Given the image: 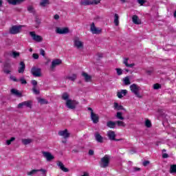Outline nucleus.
I'll return each mask as SVG.
<instances>
[{"mask_svg": "<svg viewBox=\"0 0 176 176\" xmlns=\"http://www.w3.org/2000/svg\"><path fill=\"white\" fill-rule=\"evenodd\" d=\"M130 89L131 91H132L133 94L138 97V98H142V96L140 94V90H141V87H140V86L136 84H132L130 86Z\"/></svg>", "mask_w": 176, "mask_h": 176, "instance_id": "obj_1", "label": "nucleus"}, {"mask_svg": "<svg viewBox=\"0 0 176 176\" xmlns=\"http://www.w3.org/2000/svg\"><path fill=\"white\" fill-rule=\"evenodd\" d=\"M99 164L101 168H107V167L109 166V156H108V155H105L100 159Z\"/></svg>", "mask_w": 176, "mask_h": 176, "instance_id": "obj_2", "label": "nucleus"}, {"mask_svg": "<svg viewBox=\"0 0 176 176\" xmlns=\"http://www.w3.org/2000/svg\"><path fill=\"white\" fill-rule=\"evenodd\" d=\"M30 73L34 78H41V76H42V69L36 66H33L30 70Z\"/></svg>", "mask_w": 176, "mask_h": 176, "instance_id": "obj_3", "label": "nucleus"}, {"mask_svg": "<svg viewBox=\"0 0 176 176\" xmlns=\"http://www.w3.org/2000/svg\"><path fill=\"white\" fill-rule=\"evenodd\" d=\"M101 0H81L80 5L81 6H89L90 5H98Z\"/></svg>", "mask_w": 176, "mask_h": 176, "instance_id": "obj_4", "label": "nucleus"}, {"mask_svg": "<svg viewBox=\"0 0 176 176\" xmlns=\"http://www.w3.org/2000/svg\"><path fill=\"white\" fill-rule=\"evenodd\" d=\"M78 105H79V102L77 100L70 99L66 101V107L69 109H75Z\"/></svg>", "mask_w": 176, "mask_h": 176, "instance_id": "obj_5", "label": "nucleus"}, {"mask_svg": "<svg viewBox=\"0 0 176 176\" xmlns=\"http://www.w3.org/2000/svg\"><path fill=\"white\" fill-rule=\"evenodd\" d=\"M23 107H26V108L32 109V100H27L22 102L17 105L18 109H21Z\"/></svg>", "mask_w": 176, "mask_h": 176, "instance_id": "obj_6", "label": "nucleus"}, {"mask_svg": "<svg viewBox=\"0 0 176 176\" xmlns=\"http://www.w3.org/2000/svg\"><path fill=\"white\" fill-rule=\"evenodd\" d=\"M20 30H21V25H13L10 28L9 32L11 35H16L17 34H20Z\"/></svg>", "mask_w": 176, "mask_h": 176, "instance_id": "obj_7", "label": "nucleus"}, {"mask_svg": "<svg viewBox=\"0 0 176 176\" xmlns=\"http://www.w3.org/2000/svg\"><path fill=\"white\" fill-rule=\"evenodd\" d=\"M90 31L91 32H92V34L98 35L100 32H102V29H101L100 28H96V24L94 23V22H93L90 26Z\"/></svg>", "mask_w": 176, "mask_h": 176, "instance_id": "obj_8", "label": "nucleus"}, {"mask_svg": "<svg viewBox=\"0 0 176 176\" xmlns=\"http://www.w3.org/2000/svg\"><path fill=\"white\" fill-rule=\"evenodd\" d=\"M56 32L59 35H65L69 32V29L68 28H56Z\"/></svg>", "mask_w": 176, "mask_h": 176, "instance_id": "obj_9", "label": "nucleus"}, {"mask_svg": "<svg viewBox=\"0 0 176 176\" xmlns=\"http://www.w3.org/2000/svg\"><path fill=\"white\" fill-rule=\"evenodd\" d=\"M30 36H32L33 41H35V42H42L43 41V38L42 36L36 34L35 32H30Z\"/></svg>", "mask_w": 176, "mask_h": 176, "instance_id": "obj_10", "label": "nucleus"}, {"mask_svg": "<svg viewBox=\"0 0 176 176\" xmlns=\"http://www.w3.org/2000/svg\"><path fill=\"white\" fill-rule=\"evenodd\" d=\"M74 43L75 47H77V49H83V43L80 41L79 37L74 38Z\"/></svg>", "mask_w": 176, "mask_h": 176, "instance_id": "obj_11", "label": "nucleus"}, {"mask_svg": "<svg viewBox=\"0 0 176 176\" xmlns=\"http://www.w3.org/2000/svg\"><path fill=\"white\" fill-rule=\"evenodd\" d=\"M31 83L33 86L32 90L34 94H36V95L40 94L41 91H39V90L36 89V86H38V81H36V80H32L31 81Z\"/></svg>", "mask_w": 176, "mask_h": 176, "instance_id": "obj_12", "label": "nucleus"}, {"mask_svg": "<svg viewBox=\"0 0 176 176\" xmlns=\"http://www.w3.org/2000/svg\"><path fill=\"white\" fill-rule=\"evenodd\" d=\"M43 156L45 157L47 162H52L54 159V156L52 153L46 151H43Z\"/></svg>", "mask_w": 176, "mask_h": 176, "instance_id": "obj_13", "label": "nucleus"}, {"mask_svg": "<svg viewBox=\"0 0 176 176\" xmlns=\"http://www.w3.org/2000/svg\"><path fill=\"white\" fill-rule=\"evenodd\" d=\"M91 119L95 124H97L100 122V117L93 111L91 113Z\"/></svg>", "mask_w": 176, "mask_h": 176, "instance_id": "obj_14", "label": "nucleus"}, {"mask_svg": "<svg viewBox=\"0 0 176 176\" xmlns=\"http://www.w3.org/2000/svg\"><path fill=\"white\" fill-rule=\"evenodd\" d=\"M58 135L60 137H63L65 140H67V138H69V133H68V129H65L63 131H60L58 133Z\"/></svg>", "mask_w": 176, "mask_h": 176, "instance_id": "obj_15", "label": "nucleus"}, {"mask_svg": "<svg viewBox=\"0 0 176 176\" xmlns=\"http://www.w3.org/2000/svg\"><path fill=\"white\" fill-rule=\"evenodd\" d=\"M62 63L63 61H61L60 59H55L52 60V65L50 67L51 69H54L57 65H60Z\"/></svg>", "mask_w": 176, "mask_h": 176, "instance_id": "obj_16", "label": "nucleus"}, {"mask_svg": "<svg viewBox=\"0 0 176 176\" xmlns=\"http://www.w3.org/2000/svg\"><path fill=\"white\" fill-rule=\"evenodd\" d=\"M107 137H108L109 140H110L111 141H113V140H115V138H116V134L115 133V131H109L107 132Z\"/></svg>", "mask_w": 176, "mask_h": 176, "instance_id": "obj_17", "label": "nucleus"}, {"mask_svg": "<svg viewBox=\"0 0 176 176\" xmlns=\"http://www.w3.org/2000/svg\"><path fill=\"white\" fill-rule=\"evenodd\" d=\"M20 67L18 69L19 74H24V71H25V63L21 61L19 63Z\"/></svg>", "mask_w": 176, "mask_h": 176, "instance_id": "obj_18", "label": "nucleus"}, {"mask_svg": "<svg viewBox=\"0 0 176 176\" xmlns=\"http://www.w3.org/2000/svg\"><path fill=\"white\" fill-rule=\"evenodd\" d=\"M95 139L97 142H99L100 144H102V142H104V138H102V136H101L98 132L95 133Z\"/></svg>", "mask_w": 176, "mask_h": 176, "instance_id": "obj_19", "label": "nucleus"}, {"mask_svg": "<svg viewBox=\"0 0 176 176\" xmlns=\"http://www.w3.org/2000/svg\"><path fill=\"white\" fill-rule=\"evenodd\" d=\"M11 94L16 96V97H23V94L16 89H12L10 90Z\"/></svg>", "mask_w": 176, "mask_h": 176, "instance_id": "obj_20", "label": "nucleus"}, {"mask_svg": "<svg viewBox=\"0 0 176 176\" xmlns=\"http://www.w3.org/2000/svg\"><path fill=\"white\" fill-rule=\"evenodd\" d=\"M58 166L63 173H68V171H69V169H68V168H65L64 164L60 161L58 162Z\"/></svg>", "mask_w": 176, "mask_h": 176, "instance_id": "obj_21", "label": "nucleus"}, {"mask_svg": "<svg viewBox=\"0 0 176 176\" xmlns=\"http://www.w3.org/2000/svg\"><path fill=\"white\" fill-rule=\"evenodd\" d=\"M82 76H83L85 82H91V76L89 75L87 73L82 72Z\"/></svg>", "mask_w": 176, "mask_h": 176, "instance_id": "obj_22", "label": "nucleus"}, {"mask_svg": "<svg viewBox=\"0 0 176 176\" xmlns=\"http://www.w3.org/2000/svg\"><path fill=\"white\" fill-rule=\"evenodd\" d=\"M123 64L129 68H133L135 65V63L129 64V58H124Z\"/></svg>", "mask_w": 176, "mask_h": 176, "instance_id": "obj_23", "label": "nucleus"}, {"mask_svg": "<svg viewBox=\"0 0 176 176\" xmlns=\"http://www.w3.org/2000/svg\"><path fill=\"white\" fill-rule=\"evenodd\" d=\"M127 95V90L126 89H122L120 91H118L117 93V96L118 98H123V96Z\"/></svg>", "mask_w": 176, "mask_h": 176, "instance_id": "obj_24", "label": "nucleus"}, {"mask_svg": "<svg viewBox=\"0 0 176 176\" xmlns=\"http://www.w3.org/2000/svg\"><path fill=\"white\" fill-rule=\"evenodd\" d=\"M77 78H78V75L76 74H73L72 76H67L65 77V79H68L69 80H71L72 82H75V80H76Z\"/></svg>", "mask_w": 176, "mask_h": 176, "instance_id": "obj_25", "label": "nucleus"}, {"mask_svg": "<svg viewBox=\"0 0 176 176\" xmlns=\"http://www.w3.org/2000/svg\"><path fill=\"white\" fill-rule=\"evenodd\" d=\"M107 126L109 129H115L116 127V122L113 121H108L107 122Z\"/></svg>", "mask_w": 176, "mask_h": 176, "instance_id": "obj_26", "label": "nucleus"}, {"mask_svg": "<svg viewBox=\"0 0 176 176\" xmlns=\"http://www.w3.org/2000/svg\"><path fill=\"white\" fill-rule=\"evenodd\" d=\"M132 21L134 24H141V21L138 19V16L137 15H133L132 17Z\"/></svg>", "mask_w": 176, "mask_h": 176, "instance_id": "obj_27", "label": "nucleus"}, {"mask_svg": "<svg viewBox=\"0 0 176 176\" xmlns=\"http://www.w3.org/2000/svg\"><path fill=\"white\" fill-rule=\"evenodd\" d=\"M114 109H116L117 111H123L124 108L122 105H119V103L114 102Z\"/></svg>", "mask_w": 176, "mask_h": 176, "instance_id": "obj_28", "label": "nucleus"}, {"mask_svg": "<svg viewBox=\"0 0 176 176\" xmlns=\"http://www.w3.org/2000/svg\"><path fill=\"white\" fill-rule=\"evenodd\" d=\"M50 2L49 0H41L40 2V6L45 8L47 5H50Z\"/></svg>", "mask_w": 176, "mask_h": 176, "instance_id": "obj_29", "label": "nucleus"}, {"mask_svg": "<svg viewBox=\"0 0 176 176\" xmlns=\"http://www.w3.org/2000/svg\"><path fill=\"white\" fill-rule=\"evenodd\" d=\"M114 24L116 27L119 25V14H114Z\"/></svg>", "mask_w": 176, "mask_h": 176, "instance_id": "obj_30", "label": "nucleus"}, {"mask_svg": "<svg viewBox=\"0 0 176 176\" xmlns=\"http://www.w3.org/2000/svg\"><path fill=\"white\" fill-rule=\"evenodd\" d=\"M117 119H119L120 120H124V117H123V113L118 111L116 114Z\"/></svg>", "mask_w": 176, "mask_h": 176, "instance_id": "obj_31", "label": "nucleus"}, {"mask_svg": "<svg viewBox=\"0 0 176 176\" xmlns=\"http://www.w3.org/2000/svg\"><path fill=\"white\" fill-rule=\"evenodd\" d=\"M62 99L64 100L65 101H68V100H69V95L68 94V93H63L62 95Z\"/></svg>", "mask_w": 176, "mask_h": 176, "instance_id": "obj_32", "label": "nucleus"}, {"mask_svg": "<svg viewBox=\"0 0 176 176\" xmlns=\"http://www.w3.org/2000/svg\"><path fill=\"white\" fill-rule=\"evenodd\" d=\"M116 124H117V126L119 127H126V124L123 121H116Z\"/></svg>", "mask_w": 176, "mask_h": 176, "instance_id": "obj_33", "label": "nucleus"}, {"mask_svg": "<svg viewBox=\"0 0 176 176\" xmlns=\"http://www.w3.org/2000/svg\"><path fill=\"white\" fill-rule=\"evenodd\" d=\"M32 142V140L31 139H23L22 143L23 145H28L29 144H31Z\"/></svg>", "mask_w": 176, "mask_h": 176, "instance_id": "obj_34", "label": "nucleus"}, {"mask_svg": "<svg viewBox=\"0 0 176 176\" xmlns=\"http://www.w3.org/2000/svg\"><path fill=\"white\" fill-rule=\"evenodd\" d=\"M11 56L13 57V58H17V57L20 56V52L13 51Z\"/></svg>", "mask_w": 176, "mask_h": 176, "instance_id": "obj_35", "label": "nucleus"}, {"mask_svg": "<svg viewBox=\"0 0 176 176\" xmlns=\"http://www.w3.org/2000/svg\"><path fill=\"white\" fill-rule=\"evenodd\" d=\"M170 172L171 174H173L174 173H176V165L175 164L170 166Z\"/></svg>", "mask_w": 176, "mask_h": 176, "instance_id": "obj_36", "label": "nucleus"}, {"mask_svg": "<svg viewBox=\"0 0 176 176\" xmlns=\"http://www.w3.org/2000/svg\"><path fill=\"white\" fill-rule=\"evenodd\" d=\"M36 173H39V170L38 169H33L28 173V175H33L34 174H36Z\"/></svg>", "mask_w": 176, "mask_h": 176, "instance_id": "obj_37", "label": "nucleus"}, {"mask_svg": "<svg viewBox=\"0 0 176 176\" xmlns=\"http://www.w3.org/2000/svg\"><path fill=\"white\" fill-rule=\"evenodd\" d=\"M124 83L126 86L130 85V83H131L130 82V78L129 77H125L124 79Z\"/></svg>", "mask_w": 176, "mask_h": 176, "instance_id": "obj_38", "label": "nucleus"}, {"mask_svg": "<svg viewBox=\"0 0 176 176\" xmlns=\"http://www.w3.org/2000/svg\"><path fill=\"white\" fill-rule=\"evenodd\" d=\"M145 126L146 127L151 128L152 127V122L149 120H146L145 121Z\"/></svg>", "mask_w": 176, "mask_h": 176, "instance_id": "obj_39", "label": "nucleus"}, {"mask_svg": "<svg viewBox=\"0 0 176 176\" xmlns=\"http://www.w3.org/2000/svg\"><path fill=\"white\" fill-rule=\"evenodd\" d=\"M154 90H159V89H162V85L159 83H155L153 85Z\"/></svg>", "mask_w": 176, "mask_h": 176, "instance_id": "obj_40", "label": "nucleus"}, {"mask_svg": "<svg viewBox=\"0 0 176 176\" xmlns=\"http://www.w3.org/2000/svg\"><path fill=\"white\" fill-rule=\"evenodd\" d=\"M15 140L16 138L12 137L10 140H6L7 145H10V144H12V142H13V141H14Z\"/></svg>", "mask_w": 176, "mask_h": 176, "instance_id": "obj_41", "label": "nucleus"}, {"mask_svg": "<svg viewBox=\"0 0 176 176\" xmlns=\"http://www.w3.org/2000/svg\"><path fill=\"white\" fill-rule=\"evenodd\" d=\"M38 102H40V104H49V102L43 98H39Z\"/></svg>", "mask_w": 176, "mask_h": 176, "instance_id": "obj_42", "label": "nucleus"}, {"mask_svg": "<svg viewBox=\"0 0 176 176\" xmlns=\"http://www.w3.org/2000/svg\"><path fill=\"white\" fill-rule=\"evenodd\" d=\"M35 22L36 23V25L35 26L36 28H39V25L41 24V19L39 18L36 17Z\"/></svg>", "mask_w": 176, "mask_h": 176, "instance_id": "obj_43", "label": "nucleus"}, {"mask_svg": "<svg viewBox=\"0 0 176 176\" xmlns=\"http://www.w3.org/2000/svg\"><path fill=\"white\" fill-rule=\"evenodd\" d=\"M116 71L117 72V74L120 76V75H122L123 74V70H122V69L120 68H116Z\"/></svg>", "mask_w": 176, "mask_h": 176, "instance_id": "obj_44", "label": "nucleus"}, {"mask_svg": "<svg viewBox=\"0 0 176 176\" xmlns=\"http://www.w3.org/2000/svg\"><path fill=\"white\" fill-rule=\"evenodd\" d=\"M10 68H12V65H10V63H6L4 64V69H10Z\"/></svg>", "mask_w": 176, "mask_h": 176, "instance_id": "obj_45", "label": "nucleus"}, {"mask_svg": "<svg viewBox=\"0 0 176 176\" xmlns=\"http://www.w3.org/2000/svg\"><path fill=\"white\" fill-rule=\"evenodd\" d=\"M8 2L10 5H17L16 0H8Z\"/></svg>", "mask_w": 176, "mask_h": 176, "instance_id": "obj_46", "label": "nucleus"}, {"mask_svg": "<svg viewBox=\"0 0 176 176\" xmlns=\"http://www.w3.org/2000/svg\"><path fill=\"white\" fill-rule=\"evenodd\" d=\"M38 173L41 172L42 173V175L44 176H46V170L41 168V169H38Z\"/></svg>", "mask_w": 176, "mask_h": 176, "instance_id": "obj_47", "label": "nucleus"}, {"mask_svg": "<svg viewBox=\"0 0 176 176\" xmlns=\"http://www.w3.org/2000/svg\"><path fill=\"white\" fill-rule=\"evenodd\" d=\"M40 54L41 56H43V57H45V56L46 55V52H45V50L41 49L40 50Z\"/></svg>", "mask_w": 176, "mask_h": 176, "instance_id": "obj_48", "label": "nucleus"}, {"mask_svg": "<svg viewBox=\"0 0 176 176\" xmlns=\"http://www.w3.org/2000/svg\"><path fill=\"white\" fill-rule=\"evenodd\" d=\"M28 11L30 12V13H32V12H34V7H32V6H28Z\"/></svg>", "mask_w": 176, "mask_h": 176, "instance_id": "obj_49", "label": "nucleus"}, {"mask_svg": "<svg viewBox=\"0 0 176 176\" xmlns=\"http://www.w3.org/2000/svg\"><path fill=\"white\" fill-rule=\"evenodd\" d=\"M10 79H11V80H13V82H19V80L16 78V76H11L10 77Z\"/></svg>", "mask_w": 176, "mask_h": 176, "instance_id": "obj_50", "label": "nucleus"}, {"mask_svg": "<svg viewBox=\"0 0 176 176\" xmlns=\"http://www.w3.org/2000/svg\"><path fill=\"white\" fill-rule=\"evenodd\" d=\"M20 82H21V85H27V80L24 78H21Z\"/></svg>", "mask_w": 176, "mask_h": 176, "instance_id": "obj_51", "label": "nucleus"}, {"mask_svg": "<svg viewBox=\"0 0 176 176\" xmlns=\"http://www.w3.org/2000/svg\"><path fill=\"white\" fill-rule=\"evenodd\" d=\"M138 3L141 6H143L144 3H145V0H138Z\"/></svg>", "mask_w": 176, "mask_h": 176, "instance_id": "obj_52", "label": "nucleus"}, {"mask_svg": "<svg viewBox=\"0 0 176 176\" xmlns=\"http://www.w3.org/2000/svg\"><path fill=\"white\" fill-rule=\"evenodd\" d=\"M32 57L34 60H38V58H39V55L38 54H33Z\"/></svg>", "mask_w": 176, "mask_h": 176, "instance_id": "obj_53", "label": "nucleus"}, {"mask_svg": "<svg viewBox=\"0 0 176 176\" xmlns=\"http://www.w3.org/2000/svg\"><path fill=\"white\" fill-rule=\"evenodd\" d=\"M149 161L146 160L143 162V166H144V167H146V166H148V164H149Z\"/></svg>", "mask_w": 176, "mask_h": 176, "instance_id": "obj_54", "label": "nucleus"}, {"mask_svg": "<svg viewBox=\"0 0 176 176\" xmlns=\"http://www.w3.org/2000/svg\"><path fill=\"white\" fill-rule=\"evenodd\" d=\"M3 72L5 74H10V70H9V69H4Z\"/></svg>", "mask_w": 176, "mask_h": 176, "instance_id": "obj_55", "label": "nucleus"}, {"mask_svg": "<svg viewBox=\"0 0 176 176\" xmlns=\"http://www.w3.org/2000/svg\"><path fill=\"white\" fill-rule=\"evenodd\" d=\"M89 156H93V155H94V151L90 149L89 151Z\"/></svg>", "mask_w": 176, "mask_h": 176, "instance_id": "obj_56", "label": "nucleus"}, {"mask_svg": "<svg viewBox=\"0 0 176 176\" xmlns=\"http://www.w3.org/2000/svg\"><path fill=\"white\" fill-rule=\"evenodd\" d=\"M54 20H58L59 19H60V15H58V14H55L54 16Z\"/></svg>", "mask_w": 176, "mask_h": 176, "instance_id": "obj_57", "label": "nucleus"}, {"mask_svg": "<svg viewBox=\"0 0 176 176\" xmlns=\"http://www.w3.org/2000/svg\"><path fill=\"white\" fill-rule=\"evenodd\" d=\"M162 157H163V159H167V157H168V154H167V153H164V154L162 155Z\"/></svg>", "mask_w": 176, "mask_h": 176, "instance_id": "obj_58", "label": "nucleus"}, {"mask_svg": "<svg viewBox=\"0 0 176 176\" xmlns=\"http://www.w3.org/2000/svg\"><path fill=\"white\" fill-rule=\"evenodd\" d=\"M146 73L148 74V75H151L152 74V70H146Z\"/></svg>", "mask_w": 176, "mask_h": 176, "instance_id": "obj_59", "label": "nucleus"}, {"mask_svg": "<svg viewBox=\"0 0 176 176\" xmlns=\"http://www.w3.org/2000/svg\"><path fill=\"white\" fill-rule=\"evenodd\" d=\"M98 58H102V54L98 53Z\"/></svg>", "mask_w": 176, "mask_h": 176, "instance_id": "obj_60", "label": "nucleus"}, {"mask_svg": "<svg viewBox=\"0 0 176 176\" xmlns=\"http://www.w3.org/2000/svg\"><path fill=\"white\" fill-rule=\"evenodd\" d=\"M73 153H78V152H79V151L78 149H74L72 150Z\"/></svg>", "mask_w": 176, "mask_h": 176, "instance_id": "obj_61", "label": "nucleus"}, {"mask_svg": "<svg viewBox=\"0 0 176 176\" xmlns=\"http://www.w3.org/2000/svg\"><path fill=\"white\" fill-rule=\"evenodd\" d=\"M141 168L135 167V171H140Z\"/></svg>", "mask_w": 176, "mask_h": 176, "instance_id": "obj_62", "label": "nucleus"}, {"mask_svg": "<svg viewBox=\"0 0 176 176\" xmlns=\"http://www.w3.org/2000/svg\"><path fill=\"white\" fill-rule=\"evenodd\" d=\"M88 111H91V113L92 112H94V111H93V109H91V107H88Z\"/></svg>", "mask_w": 176, "mask_h": 176, "instance_id": "obj_63", "label": "nucleus"}, {"mask_svg": "<svg viewBox=\"0 0 176 176\" xmlns=\"http://www.w3.org/2000/svg\"><path fill=\"white\" fill-rule=\"evenodd\" d=\"M24 0H16L17 3H21V2H23Z\"/></svg>", "mask_w": 176, "mask_h": 176, "instance_id": "obj_64", "label": "nucleus"}]
</instances>
